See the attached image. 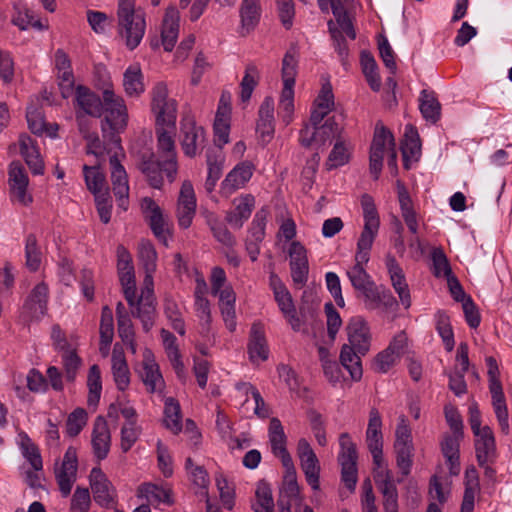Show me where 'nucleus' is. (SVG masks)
<instances>
[{
	"mask_svg": "<svg viewBox=\"0 0 512 512\" xmlns=\"http://www.w3.org/2000/svg\"><path fill=\"white\" fill-rule=\"evenodd\" d=\"M102 97L84 85L75 87L74 108L76 120L82 131L84 116L88 115L101 120L102 136L114 145H119V134L128 124V111L124 99L115 94L109 78L104 81Z\"/></svg>",
	"mask_w": 512,
	"mask_h": 512,
	"instance_id": "obj_1",
	"label": "nucleus"
},
{
	"mask_svg": "<svg viewBox=\"0 0 512 512\" xmlns=\"http://www.w3.org/2000/svg\"><path fill=\"white\" fill-rule=\"evenodd\" d=\"M361 206L363 210L364 227L357 241L355 264L346 272L356 292L373 282L372 277L367 273L364 265L368 263L370 259V251L380 227L379 214L372 196L369 194L362 195Z\"/></svg>",
	"mask_w": 512,
	"mask_h": 512,
	"instance_id": "obj_2",
	"label": "nucleus"
},
{
	"mask_svg": "<svg viewBox=\"0 0 512 512\" xmlns=\"http://www.w3.org/2000/svg\"><path fill=\"white\" fill-rule=\"evenodd\" d=\"M346 331L348 344L341 348L340 363L353 381H360L363 375L361 356L366 355L371 346L370 327L362 317L356 316L350 319Z\"/></svg>",
	"mask_w": 512,
	"mask_h": 512,
	"instance_id": "obj_3",
	"label": "nucleus"
},
{
	"mask_svg": "<svg viewBox=\"0 0 512 512\" xmlns=\"http://www.w3.org/2000/svg\"><path fill=\"white\" fill-rule=\"evenodd\" d=\"M138 257L145 271L144 288L137 300V307L132 315L139 318L143 329L148 332L154 325L156 307L153 292V274L157 269V252L149 240H141L138 247Z\"/></svg>",
	"mask_w": 512,
	"mask_h": 512,
	"instance_id": "obj_4",
	"label": "nucleus"
},
{
	"mask_svg": "<svg viewBox=\"0 0 512 512\" xmlns=\"http://www.w3.org/2000/svg\"><path fill=\"white\" fill-rule=\"evenodd\" d=\"M118 33L133 50L141 42L146 29L145 13L135 7V0H118Z\"/></svg>",
	"mask_w": 512,
	"mask_h": 512,
	"instance_id": "obj_5",
	"label": "nucleus"
},
{
	"mask_svg": "<svg viewBox=\"0 0 512 512\" xmlns=\"http://www.w3.org/2000/svg\"><path fill=\"white\" fill-rule=\"evenodd\" d=\"M151 111L155 116L156 127L175 130L177 102L169 97L166 83L158 82L151 90Z\"/></svg>",
	"mask_w": 512,
	"mask_h": 512,
	"instance_id": "obj_6",
	"label": "nucleus"
},
{
	"mask_svg": "<svg viewBox=\"0 0 512 512\" xmlns=\"http://www.w3.org/2000/svg\"><path fill=\"white\" fill-rule=\"evenodd\" d=\"M205 130L194 118L184 115L180 121V145L187 157L193 158L205 147Z\"/></svg>",
	"mask_w": 512,
	"mask_h": 512,
	"instance_id": "obj_7",
	"label": "nucleus"
},
{
	"mask_svg": "<svg viewBox=\"0 0 512 512\" xmlns=\"http://www.w3.org/2000/svg\"><path fill=\"white\" fill-rule=\"evenodd\" d=\"M340 132V127L334 117L326 119L322 125L310 127L304 125L299 132V142L303 147L309 148L315 145L317 149L326 145Z\"/></svg>",
	"mask_w": 512,
	"mask_h": 512,
	"instance_id": "obj_8",
	"label": "nucleus"
},
{
	"mask_svg": "<svg viewBox=\"0 0 512 512\" xmlns=\"http://www.w3.org/2000/svg\"><path fill=\"white\" fill-rule=\"evenodd\" d=\"M78 456L77 450L69 446L64 453L60 465L55 466L54 474L59 490L63 497H67L77 479Z\"/></svg>",
	"mask_w": 512,
	"mask_h": 512,
	"instance_id": "obj_9",
	"label": "nucleus"
},
{
	"mask_svg": "<svg viewBox=\"0 0 512 512\" xmlns=\"http://www.w3.org/2000/svg\"><path fill=\"white\" fill-rule=\"evenodd\" d=\"M89 480L95 502L102 508L114 509V512H121L115 509L116 490L101 468L94 467L90 472Z\"/></svg>",
	"mask_w": 512,
	"mask_h": 512,
	"instance_id": "obj_10",
	"label": "nucleus"
},
{
	"mask_svg": "<svg viewBox=\"0 0 512 512\" xmlns=\"http://www.w3.org/2000/svg\"><path fill=\"white\" fill-rule=\"evenodd\" d=\"M167 127H156L157 148L163 160V169L168 180L173 182L176 179L178 164L175 149V141L173 138L174 130L168 131Z\"/></svg>",
	"mask_w": 512,
	"mask_h": 512,
	"instance_id": "obj_11",
	"label": "nucleus"
},
{
	"mask_svg": "<svg viewBox=\"0 0 512 512\" xmlns=\"http://www.w3.org/2000/svg\"><path fill=\"white\" fill-rule=\"evenodd\" d=\"M382 419L379 411L372 408L369 412V421L366 430V444L372 455L373 464L377 469L383 467V434Z\"/></svg>",
	"mask_w": 512,
	"mask_h": 512,
	"instance_id": "obj_12",
	"label": "nucleus"
},
{
	"mask_svg": "<svg viewBox=\"0 0 512 512\" xmlns=\"http://www.w3.org/2000/svg\"><path fill=\"white\" fill-rule=\"evenodd\" d=\"M280 512H313V509L307 505H302V497L300 495V488L297 483L296 476H284L282 487L279 491L277 501Z\"/></svg>",
	"mask_w": 512,
	"mask_h": 512,
	"instance_id": "obj_13",
	"label": "nucleus"
},
{
	"mask_svg": "<svg viewBox=\"0 0 512 512\" xmlns=\"http://www.w3.org/2000/svg\"><path fill=\"white\" fill-rule=\"evenodd\" d=\"M49 288L45 282L38 283L26 297L22 313L29 321H39L47 312Z\"/></svg>",
	"mask_w": 512,
	"mask_h": 512,
	"instance_id": "obj_14",
	"label": "nucleus"
},
{
	"mask_svg": "<svg viewBox=\"0 0 512 512\" xmlns=\"http://www.w3.org/2000/svg\"><path fill=\"white\" fill-rule=\"evenodd\" d=\"M111 166V181L113 193L117 200V205L126 211L129 206V184L125 168L118 159V153L115 152L109 158Z\"/></svg>",
	"mask_w": 512,
	"mask_h": 512,
	"instance_id": "obj_15",
	"label": "nucleus"
},
{
	"mask_svg": "<svg viewBox=\"0 0 512 512\" xmlns=\"http://www.w3.org/2000/svg\"><path fill=\"white\" fill-rule=\"evenodd\" d=\"M357 296L363 299L365 307L369 310L380 307L393 310L398 306V302L390 290L377 286L374 281L360 289Z\"/></svg>",
	"mask_w": 512,
	"mask_h": 512,
	"instance_id": "obj_16",
	"label": "nucleus"
},
{
	"mask_svg": "<svg viewBox=\"0 0 512 512\" xmlns=\"http://www.w3.org/2000/svg\"><path fill=\"white\" fill-rule=\"evenodd\" d=\"M297 453L307 483L313 490H318L320 465L315 452L306 439L302 438L298 441Z\"/></svg>",
	"mask_w": 512,
	"mask_h": 512,
	"instance_id": "obj_17",
	"label": "nucleus"
},
{
	"mask_svg": "<svg viewBox=\"0 0 512 512\" xmlns=\"http://www.w3.org/2000/svg\"><path fill=\"white\" fill-rule=\"evenodd\" d=\"M137 496L144 498L148 504H141L133 512H150V505L157 508L159 504L173 505L172 490L168 487H160L152 483H144L138 487Z\"/></svg>",
	"mask_w": 512,
	"mask_h": 512,
	"instance_id": "obj_18",
	"label": "nucleus"
},
{
	"mask_svg": "<svg viewBox=\"0 0 512 512\" xmlns=\"http://www.w3.org/2000/svg\"><path fill=\"white\" fill-rule=\"evenodd\" d=\"M290 270L294 284L298 288L306 285L309 274V263L306 248L298 241H293L289 248Z\"/></svg>",
	"mask_w": 512,
	"mask_h": 512,
	"instance_id": "obj_19",
	"label": "nucleus"
},
{
	"mask_svg": "<svg viewBox=\"0 0 512 512\" xmlns=\"http://www.w3.org/2000/svg\"><path fill=\"white\" fill-rule=\"evenodd\" d=\"M8 182L12 196L22 205L32 203V196L27 193L29 184L28 175L19 161H13L9 165Z\"/></svg>",
	"mask_w": 512,
	"mask_h": 512,
	"instance_id": "obj_20",
	"label": "nucleus"
},
{
	"mask_svg": "<svg viewBox=\"0 0 512 512\" xmlns=\"http://www.w3.org/2000/svg\"><path fill=\"white\" fill-rule=\"evenodd\" d=\"M385 265L390 277L391 285L398 294L401 304L405 309L411 306V295L403 269L396 258L388 253L385 257Z\"/></svg>",
	"mask_w": 512,
	"mask_h": 512,
	"instance_id": "obj_21",
	"label": "nucleus"
},
{
	"mask_svg": "<svg viewBox=\"0 0 512 512\" xmlns=\"http://www.w3.org/2000/svg\"><path fill=\"white\" fill-rule=\"evenodd\" d=\"M141 209L155 237L167 245L169 230L159 205L152 198L145 197L141 200Z\"/></svg>",
	"mask_w": 512,
	"mask_h": 512,
	"instance_id": "obj_22",
	"label": "nucleus"
},
{
	"mask_svg": "<svg viewBox=\"0 0 512 512\" xmlns=\"http://www.w3.org/2000/svg\"><path fill=\"white\" fill-rule=\"evenodd\" d=\"M374 480L382 494L385 512H397L398 492L391 471L383 467L377 469L374 473Z\"/></svg>",
	"mask_w": 512,
	"mask_h": 512,
	"instance_id": "obj_23",
	"label": "nucleus"
},
{
	"mask_svg": "<svg viewBox=\"0 0 512 512\" xmlns=\"http://www.w3.org/2000/svg\"><path fill=\"white\" fill-rule=\"evenodd\" d=\"M255 166L250 161L238 163L221 183V192L226 196L232 195L243 188L251 179Z\"/></svg>",
	"mask_w": 512,
	"mask_h": 512,
	"instance_id": "obj_24",
	"label": "nucleus"
},
{
	"mask_svg": "<svg viewBox=\"0 0 512 512\" xmlns=\"http://www.w3.org/2000/svg\"><path fill=\"white\" fill-rule=\"evenodd\" d=\"M474 446L478 464L494 463L497 458L496 442L493 431L489 426L474 435Z\"/></svg>",
	"mask_w": 512,
	"mask_h": 512,
	"instance_id": "obj_25",
	"label": "nucleus"
},
{
	"mask_svg": "<svg viewBox=\"0 0 512 512\" xmlns=\"http://www.w3.org/2000/svg\"><path fill=\"white\" fill-rule=\"evenodd\" d=\"M463 438L464 434L445 433L440 442L441 452L451 475L460 473V443Z\"/></svg>",
	"mask_w": 512,
	"mask_h": 512,
	"instance_id": "obj_26",
	"label": "nucleus"
},
{
	"mask_svg": "<svg viewBox=\"0 0 512 512\" xmlns=\"http://www.w3.org/2000/svg\"><path fill=\"white\" fill-rule=\"evenodd\" d=\"M20 154L34 175H42L45 170L37 141L27 134L19 137Z\"/></svg>",
	"mask_w": 512,
	"mask_h": 512,
	"instance_id": "obj_27",
	"label": "nucleus"
},
{
	"mask_svg": "<svg viewBox=\"0 0 512 512\" xmlns=\"http://www.w3.org/2000/svg\"><path fill=\"white\" fill-rule=\"evenodd\" d=\"M143 371L141 373V379L145 384L149 393H155L162 391L164 387V380L160 373L159 366L155 362L153 353L150 349H145L143 353Z\"/></svg>",
	"mask_w": 512,
	"mask_h": 512,
	"instance_id": "obj_28",
	"label": "nucleus"
},
{
	"mask_svg": "<svg viewBox=\"0 0 512 512\" xmlns=\"http://www.w3.org/2000/svg\"><path fill=\"white\" fill-rule=\"evenodd\" d=\"M234 204L235 208L226 213L225 220L231 227L240 229L251 216L255 207V198L251 194H245L235 199Z\"/></svg>",
	"mask_w": 512,
	"mask_h": 512,
	"instance_id": "obj_29",
	"label": "nucleus"
},
{
	"mask_svg": "<svg viewBox=\"0 0 512 512\" xmlns=\"http://www.w3.org/2000/svg\"><path fill=\"white\" fill-rule=\"evenodd\" d=\"M93 454L98 461L104 460L110 451L111 435L106 421L102 417L95 420L92 440Z\"/></svg>",
	"mask_w": 512,
	"mask_h": 512,
	"instance_id": "obj_30",
	"label": "nucleus"
},
{
	"mask_svg": "<svg viewBox=\"0 0 512 512\" xmlns=\"http://www.w3.org/2000/svg\"><path fill=\"white\" fill-rule=\"evenodd\" d=\"M180 15L176 7L171 6L166 9L161 31V40L164 50L170 52L173 50L179 34Z\"/></svg>",
	"mask_w": 512,
	"mask_h": 512,
	"instance_id": "obj_31",
	"label": "nucleus"
},
{
	"mask_svg": "<svg viewBox=\"0 0 512 512\" xmlns=\"http://www.w3.org/2000/svg\"><path fill=\"white\" fill-rule=\"evenodd\" d=\"M248 354L251 362L266 361L269 357V348L265 337L264 328L259 323H254L250 330L248 342Z\"/></svg>",
	"mask_w": 512,
	"mask_h": 512,
	"instance_id": "obj_32",
	"label": "nucleus"
},
{
	"mask_svg": "<svg viewBox=\"0 0 512 512\" xmlns=\"http://www.w3.org/2000/svg\"><path fill=\"white\" fill-rule=\"evenodd\" d=\"M256 130L263 142L268 143L274 135V100L265 97L258 111Z\"/></svg>",
	"mask_w": 512,
	"mask_h": 512,
	"instance_id": "obj_33",
	"label": "nucleus"
},
{
	"mask_svg": "<svg viewBox=\"0 0 512 512\" xmlns=\"http://www.w3.org/2000/svg\"><path fill=\"white\" fill-rule=\"evenodd\" d=\"M139 169L145 175L151 187L155 189L162 187L163 161L156 160L152 151H146L141 154Z\"/></svg>",
	"mask_w": 512,
	"mask_h": 512,
	"instance_id": "obj_34",
	"label": "nucleus"
},
{
	"mask_svg": "<svg viewBox=\"0 0 512 512\" xmlns=\"http://www.w3.org/2000/svg\"><path fill=\"white\" fill-rule=\"evenodd\" d=\"M111 370L116 387L125 391L130 384V371L122 347L114 345L111 357Z\"/></svg>",
	"mask_w": 512,
	"mask_h": 512,
	"instance_id": "obj_35",
	"label": "nucleus"
},
{
	"mask_svg": "<svg viewBox=\"0 0 512 512\" xmlns=\"http://www.w3.org/2000/svg\"><path fill=\"white\" fill-rule=\"evenodd\" d=\"M401 152L404 162V167L409 169L408 162L410 160H418L421 152V143L419 134L412 125L405 127L404 140L401 143Z\"/></svg>",
	"mask_w": 512,
	"mask_h": 512,
	"instance_id": "obj_36",
	"label": "nucleus"
},
{
	"mask_svg": "<svg viewBox=\"0 0 512 512\" xmlns=\"http://www.w3.org/2000/svg\"><path fill=\"white\" fill-rule=\"evenodd\" d=\"M261 12L260 0H242L239 9L242 30L247 33L254 30L260 21Z\"/></svg>",
	"mask_w": 512,
	"mask_h": 512,
	"instance_id": "obj_37",
	"label": "nucleus"
},
{
	"mask_svg": "<svg viewBox=\"0 0 512 512\" xmlns=\"http://www.w3.org/2000/svg\"><path fill=\"white\" fill-rule=\"evenodd\" d=\"M398 200L405 224L412 234H416L419 228L417 213L407 189L400 182H398Z\"/></svg>",
	"mask_w": 512,
	"mask_h": 512,
	"instance_id": "obj_38",
	"label": "nucleus"
},
{
	"mask_svg": "<svg viewBox=\"0 0 512 512\" xmlns=\"http://www.w3.org/2000/svg\"><path fill=\"white\" fill-rule=\"evenodd\" d=\"M84 134V138L87 140L86 152L87 154L95 155L96 157H102L105 153L111 154L117 150H122L121 147V138L119 137V145H114L110 142L109 139H105L103 137V141L100 140L97 133H89L84 130V125H82V131Z\"/></svg>",
	"mask_w": 512,
	"mask_h": 512,
	"instance_id": "obj_39",
	"label": "nucleus"
},
{
	"mask_svg": "<svg viewBox=\"0 0 512 512\" xmlns=\"http://www.w3.org/2000/svg\"><path fill=\"white\" fill-rule=\"evenodd\" d=\"M419 109L423 118L436 123L441 117V104L433 91L422 90L419 97Z\"/></svg>",
	"mask_w": 512,
	"mask_h": 512,
	"instance_id": "obj_40",
	"label": "nucleus"
},
{
	"mask_svg": "<svg viewBox=\"0 0 512 512\" xmlns=\"http://www.w3.org/2000/svg\"><path fill=\"white\" fill-rule=\"evenodd\" d=\"M123 87L126 95L138 97L145 91L143 74L137 65L129 66L123 74Z\"/></svg>",
	"mask_w": 512,
	"mask_h": 512,
	"instance_id": "obj_41",
	"label": "nucleus"
},
{
	"mask_svg": "<svg viewBox=\"0 0 512 512\" xmlns=\"http://www.w3.org/2000/svg\"><path fill=\"white\" fill-rule=\"evenodd\" d=\"M164 425L173 433L178 434L182 430V415L179 402L168 397L164 403Z\"/></svg>",
	"mask_w": 512,
	"mask_h": 512,
	"instance_id": "obj_42",
	"label": "nucleus"
},
{
	"mask_svg": "<svg viewBox=\"0 0 512 512\" xmlns=\"http://www.w3.org/2000/svg\"><path fill=\"white\" fill-rule=\"evenodd\" d=\"M18 439V444L24 458L30 463L33 469L42 470L43 462L38 447L24 431L18 433Z\"/></svg>",
	"mask_w": 512,
	"mask_h": 512,
	"instance_id": "obj_43",
	"label": "nucleus"
},
{
	"mask_svg": "<svg viewBox=\"0 0 512 512\" xmlns=\"http://www.w3.org/2000/svg\"><path fill=\"white\" fill-rule=\"evenodd\" d=\"M330 9L335 17L338 28L347 35L351 40L356 39V31L341 0H330Z\"/></svg>",
	"mask_w": 512,
	"mask_h": 512,
	"instance_id": "obj_44",
	"label": "nucleus"
},
{
	"mask_svg": "<svg viewBox=\"0 0 512 512\" xmlns=\"http://www.w3.org/2000/svg\"><path fill=\"white\" fill-rule=\"evenodd\" d=\"M274 499L272 488L268 482L261 480L257 483L255 489V503L253 504L254 512H274Z\"/></svg>",
	"mask_w": 512,
	"mask_h": 512,
	"instance_id": "obj_45",
	"label": "nucleus"
},
{
	"mask_svg": "<svg viewBox=\"0 0 512 512\" xmlns=\"http://www.w3.org/2000/svg\"><path fill=\"white\" fill-rule=\"evenodd\" d=\"M436 330L442 338L445 349L451 352L455 346L454 332L450 323V317L445 311L439 310L435 314Z\"/></svg>",
	"mask_w": 512,
	"mask_h": 512,
	"instance_id": "obj_46",
	"label": "nucleus"
},
{
	"mask_svg": "<svg viewBox=\"0 0 512 512\" xmlns=\"http://www.w3.org/2000/svg\"><path fill=\"white\" fill-rule=\"evenodd\" d=\"M429 494L432 502L428 505L426 512H441L440 504L447 501L449 490L443 487L440 478L436 475L430 479Z\"/></svg>",
	"mask_w": 512,
	"mask_h": 512,
	"instance_id": "obj_47",
	"label": "nucleus"
},
{
	"mask_svg": "<svg viewBox=\"0 0 512 512\" xmlns=\"http://www.w3.org/2000/svg\"><path fill=\"white\" fill-rule=\"evenodd\" d=\"M297 53L294 49H289L282 60V80L283 88H294L297 75Z\"/></svg>",
	"mask_w": 512,
	"mask_h": 512,
	"instance_id": "obj_48",
	"label": "nucleus"
},
{
	"mask_svg": "<svg viewBox=\"0 0 512 512\" xmlns=\"http://www.w3.org/2000/svg\"><path fill=\"white\" fill-rule=\"evenodd\" d=\"M259 78L260 72L257 66L253 63H249L246 66L244 76L240 83V98L242 102H247L250 100L255 87L258 85Z\"/></svg>",
	"mask_w": 512,
	"mask_h": 512,
	"instance_id": "obj_49",
	"label": "nucleus"
},
{
	"mask_svg": "<svg viewBox=\"0 0 512 512\" xmlns=\"http://www.w3.org/2000/svg\"><path fill=\"white\" fill-rule=\"evenodd\" d=\"M386 144L389 145V149L396 146L395 139L387 128H385L381 123H377L370 147V154L374 155V153H376L384 156Z\"/></svg>",
	"mask_w": 512,
	"mask_h": 512,
	"instance_id": "obj_50",
	"label": "nucleus"
},
{
	"mask_svg": "<svg viewBox=\"0 0 512 512\" xmlns=\"http://www.w3.org/2000/svg\"><path fill=\"white\" fill-rule=\"evenodd\" d=\"M340 452L338 455V462L340 466L343 465H357V450L356 445L352 441L348 433H342L339 436Z\"/></svg>",
	"mask_w": 512,
	"mask_h": 512,
	"instance_id": "obj_51",
	"label": "nucleus"
},
{
	"mask_svg": "<svg viewBox=\"0 0 512 512\" xmlns=\"http://www.w3.org/2000/svg\"><path fill=\"white\" fill-rule=\"evenodd\" d=\"M215 482L219 491L220 500L226 510H232L235 505V485L229 482L222 473H217Z\"/></svg>",
	"mask_w": 512,
	"mask_h": 512,
	"instance_id": "obj_52",
	"label": "nucleus"
},
{
	"mask_svg": "<svg viewBox=\"0 0 512 512\" xmlns=\"http://www.w3.org/2000/svg\"><path fill=\"white\" fill-rule=\"evenodd\" d=\"M236 389L239 392H242L245 396H248L249 394L252 396L255 402V415H257L259 418H267L269 416V408L267 407L259 390L254 385L251 383L241 382L236 384Z\"/></svg>",
	"mask_w": 512,
	"mask_h": 512,
	"instance_id": "obj_53",
	"label": "nucleus"
},
{
	"mask_svg": "<svg viewBox=\"0 0 512 512\" xmlns=\"http://www.w3.org/2000/svg\"><path fill=\"white\" fill-rule=\"evenodd\" d=\"M268 216L269 210L267 207H262L255 213L248 230V239H252L256 242H262L264 240Z\"/></svg>",
	"mask_w": 512,
	"mask_h": 512,
	"instance_id": "obj_54",
	"label": "nucleus"
},
{
	"mask_svg": "<svg viewBox=\"0 0 512 512\" xmlns=\"http://www.w3.org/2000/svg\"><path fill=\"white\" fill-rule=\"evenodd\" d=\"M87 386L89 389L88 405H97L102 391L101 371L97 364L92 365L89 369Z\"/></svg>",
	"mask_w": 512,
	"mask_h": 512,
	"instance_id": "obj_55",
	"label": "nucleus"
},
{
	"mask_svg": "<svg viewBox=\"0 0 512 512\" xmlns=\"http://www.w3.org/2000/svg\"><path fill=\"white\" fill-rule=\"evenodd\" d=\"M396 455V465L403 477H407L411 473L414 457V446H407L404 443L394 445Z\"/></svg>",
	"mask_w": 512,
	"mask_h": 512,
	"instance_id": "obj_56",
	"label": "nucleus"
},
{
	"mask_svg": "<svg viewBox=\"0 0 512 512\" xmlns=\"http://www.w3.org/2000/svg\"><path fill=\"white\" fill-rule=\"evenodd\" d=\"M60 353L66 379L73 382L82 365V359L78 356L76 349L73 347L63 350Z\"/></svg>",
	"mask_w": 512,
	"mask_h": 512,
	"instance_id": "obj_57",
	"label": "nucleus"
},
{
	"mask_svg": "<svg viewBox=\"0 0 512 512\" xmlns=\"http://www.w3.org/2000/svg\"><path fill=\"white\" fill-rule=\"evenodd\" d=\"M327 25L328 31L333 42V47L337 52L341 62L345 64V61L347 60L349 55V48L347 41L343 35L344 32L341 30V28L339 29L336 26L333 20H329Z\"/></svg>",
	"mask_w": 512,
	"mask_h": 512,
	"instance_id": "obj_58",
	"label": "nucleus"
},
{
	"mask_svg": "<svg viewBox=\"0 0 512 512\" xmlns=\"http://www.w3.org/2000/svg\"><path fill=\"white\" fill-rule=\"evenodd\" d=\"M294 113V88H282L278 115L281 117L285 125L291 123Z\"/></svg>",
	"mask_w": 512,
	"mask_h": 512,
	"instance_id": "obj_59",
	"label": "nucleus"
},
{
	"mask_svg": "<svg viewBox=\"0 0 512 512\" xmlns=\"http://www.w3.org/2000/svg\"><path fill=\"white\" fill-rule=\"evenodd\" d=\"M26 266L30 271H37L41 264V251L38 247L37 238L29 234L25 242Z\"/></svg>",
	"mask_w": 512,
	"mask_h": 512,
	"instance_id": "obj_60",
	"label": "nucleus"
},
{
	"mask_svg": "<svg viewBox=\"0 0 512 512\" xmlns=\"http://www.w3.org/2000/svg\"><path fill=\"white\" fill-rule=\"evenodd\" d=\"M119 280L122 285L124 297L132 308V311L136 310L137 302H135L136 295V280L134 270L118 273Z\"/></svg>",
	"mask_w": 512,
	"mask_h": 512,
	"instance_id": "obj_61",
	"label": "nucleus"
},
{
	"mask_svg": "<svg viewBox=\"0 0 512 512\" xmlns=\"http://www.w3.org/2000/svg\"><path fill=\"white\" fill-rule=\"evenodd\" d=\"M83 174L86 186L90 192L106 187V178L99 166L84 165Z\"/></svg>",
	"mask_w": 512,
	"mask_h": 512,
	"instance_id": "obj_62",
	"label": "nucleus"
},
{
	"mask_svg": "<svg viewBox=\"0 0 512 512\" xmlns=\"http://www.w3.org/2000/svg\"><path fill=\"white\" fill-rule=\"evenodd\" d=\"M350 159V149L343 141H337L331 150L326 166L328 170L340 167L348 163Z\"/></svg>",
	"mask_w": 512,
	"mask_h": 512,
	"instance_id": "obj_63",
	"label": "nucleus"
},
{
	"mask_svg": "<svg viewBox=\"0 0 512 512\" xmlns=\"http://www.w3.org/2000/svg\"><path fill=\"white\" fill-rule=\"evenodd\" d=\"M269 440L273 453L286 449V435L281 421L278 418H272L270 420Z\"/></svg>",
	"mask_w": 512,
	"mask_h": 512,
	"instance_id": "obj_64",
	"label": "nucleus"
}]
</instances>
